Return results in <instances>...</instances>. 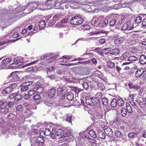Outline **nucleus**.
<instances>
[{
  "mask_svg": "<svg viewBox=\"0 0 146 146\" xmlns=\"http://www.w3.org/2000/svg\"><path fill=\"white\" fill-rule=\"evenodd\" d=\"M27 6H28L29 10L30 12L33 11L36 9L43 10H44L46 9L40 7L41 6V4L39 3L38 1L29 3L27 4Z\"/></svg>",
  "mask_w": 146,
  "mask_h": 146,
  "instance_id": "nucleus-1",
  "label": "nucleus"
},
{
  "mask_svg": "<svg viewBox=\"0 0 146 146\" xmlns=\"http://www.w3.org/2000/svg\"><path fill=\"white\" fill-rule=\"evenodd\" d=\"M79 135L81 138L80 139V141L81 142H82L81 141H82L83 139L84 140L90 143L91 144H94L96 142L95 139L89 137L85 131L80 132L79 133Z\"/></svg>",
  "mask_w": 146,
  "mask_h": 146,
  "instance_id": "nucleus-2",
  "label": "nucleus"
},
{
  "mask_svg": "<svg viewBox=\"0 0 146 146\" xmlns=\"http://www.w3.org/2000/svg\"><path fill=\"white\" fill-rule=\"evenodd\" d=\"M84 21L83 19L79 15H77L73 17L70 21L71 24L74 25H80Z\"/></svg>",
  "mask_w": 146,
  "mask_h": 146,
  "instance_id": "nucleus-3",
  "label": "nucleus"
},
{
  "mask_svg": "<svg viewBox=\"0 0 146 146\" xmlns=\"http://www.w3.org/2000/svg\"><path fill=\"white\" fill-rule=\"evenodd\" d=\"M103 19L102 16L94 17L92 19L91 23L92 25L96 27H98L101 25V22Z\"/></svg>",
  "mask_w": 146,
  "mask_h": 146,
  "instance_id": "nucleus-4",
  "label": "nucleus"
},
{
  "mask_svg": "<svg viewBox=\"0 0 146 146\" xmlns=\"http://www.w3.org/2000/svg\"><path fill=\"white\" fill-rule=\"evenodd\" d=\"M44 142V139L41 137H38L34 142H32L31 146H43Z\"/></svg>",
  "mask_w": 146,
  "mask_h": 146,
  "instance_id": "nucleus-5",
  "label": "nucleus"
},
{
  "mask_svg": "<svg viewBox=\"0 0 146 146\" xmlns=\"http://www.w3.org/2000/svg\"><path fill=\"white\" fill-rule=\"evenodd\" d=\"M17 84L15 83L11 85V86L5 88L2 92V93L4 95L9 94L16 87Z\"/></svg>",
  "mask_w": 146,
  "mask_h": 146,
  "instance_id": "nucleus-6",
  "label": "nucleus"
},
{
  "mask_svg": "<svg viewBox=\"0 0 146 146\" xmlns=\"http://www.w3.org/2000/svg\"><path fill=\"white\" fill-rule=\"evenodd\" d=\"M12 59L11 58H8L3 59L1 62L0 64V67L3 68L6 66L9 65Z\"/></svg>",
  "mask_w": 146,
  "mask_h": 146,
  "instance_id": "nucleus-7",
  "label": "nucleus"
},
{
  "mask_svg": "<svg viewBox=\"0 0 146 146\" xmlns=\"http://www.w3.org/2000/svg\"><path fill=\"white\" fill-rule=\"evenodd\" d=\"M9 78H11V82H15L18 81L19 79L18 76V73L14 72L11 73L8 77Z\"/></svg>",
  "mask_w": 146,
  "mask_h": 146,
  "instance_id": "nucleus-8",
  "label": "nucleus"
},
{
  "mask_svg": "<svg viewBox=\"0 0 146 146\" xmlns=\"http://www.w3.org/2000/svg\"><path fill=\"white\" fill-rule=\"evenodd\" d=\"M91 110H89L88 111V113L90 114L93 115L94 118L96 119H100L103 118V115L101 113L97 112L96 111H94V112H92V113H90V111Z\"/></svg>",
  "mask_w": 146,
  "mask_h": 146,
  "instance_id": "nucleus-9",
  "label": "nucleus"
},
{
  "mask_svg": "<svg viewBox=\"0 0 146 146\" xmlns=\"http://www.w3.org/2000/svg\"><path fill=\"white\" fill-rule=\"evenodd\" d=\"M123 19H121V21H118L117 19H114L111 20L110 22V26L113 27L115 24L116 25L120 26L121 24L122 23V21Z\"/></svg>",
  "mask_w": 146,
  "mask_h": 146,
  "instance_id": "nucleus-10",
  "label": "nucleus"
},
{
  "mask_svg": "<svg viewBox=\"0 0 146 146\" xmlns=\"http://www.w3.org/2000/svg\"><path fill=\"white\" fill-rule=\"evenodd\" d=\"M85 102L87 105L90 106L95 105L97 103L96 99L93 97L87 98L86 99Z\"/></svg>",
  "mask_w": 146,
  "mask_h": 146,
  "instance_id": "nucleus-11",
  "label": "nucleus"
},
{
  "mask_svg": "<svg viewBox=\"0 0 146 146\" xmlns=\"http://www.w3.org/2000/svg\"><path fill=\"white\" fill-rule=\"evenodd\" d=\"M131 26V23L130 22L125 23L123 25L122 27L121 30L123 31L132 30L133 29V27L132 26Z\"/></svg>",
  "mask_w": 146,
  "mask_h": 146,
  "instance_id": "nucleus-12",
  "label": "nucleus"
},
{
  "mask_svg": "<svg viewBox=\"0 0 146 146\" xmlns=\"http://www.w3.org/2000/svg\"><path fill=\"white\" fill-rule=\"evenodd\" d=\"M56 131L57 136H61V137L64 138L67 136V134H64V131L63 130L58 129H57Z\"/></svg>",
  "mask_w": 146,
  "mask_h": 146,
  "instance_id": "nucleus-13",
  "label": "nucleus"
},
{
  "mask_svg": "<svg viewBox=\"0 0 146 146\" xmlns=\"http://www.w3.org/2000/svg\"><path fill=\"white\" fill-rule=\"evenodd\" d=\"M126 39L125 36L121 37L120 38L116 39L114 41V44H117L123 43Z\"/></svg>",
  "mask_w": 146,
  "mask_h": 146,
  "instance_id": "nucleus-14",
  "label": "nucleus"
},
{
  "mask_svg": "<svg viewBox=\"0 0 146 146\" xmlns=\"http://www.w3.org/2000/svg\"><path fill=\"white\" fill-rule=\"evenodd\" d=\"M128 86L130 89L134 90H138L140 88L139 86L134 84L133 83H129L128 84Z\"/></svg>",
  "mask_w": 146,
  "mask_h": 146,
  "instance_id": "nucleus-15",
  "label": "nucleus"
},
{
  "mask_svg": "<svg viewBox=\"0 0 146 146\" xmlns=\"http://www.w3.org/2000/svg\"><path fill=\"white\" fill-rule=\"evenodd\" d=\"M84 79H81L79 80V82L82 84V85L84 89L87 90L89 88V84L87 82H84Z\"/></svg>",
  "mask_w": 146,
  "mask_h": 146,
  "instance_id": "nucleus-16",
  "label": "nucleus"
},
{
  "mask_svg": "<svg viewBox=\"0 0 146 146\" xmlns=\"http://www.w3.org/2000/svg\"><path fill=\"white\" fill-rule=\"evenodd\" d=\"M104 132L107 135L111 137L113 134V132L111 128L110 127H107L104 130Z\"/></svg>",
  "mask_w": 146,
  "mask_h": 146,
  "instance_id": "nucleus-17",
  "label": "nucleus"
},
{
  "mask_svg": "<svg viewBox=\"0 0 146 146\" xmlns=\"http://www.w3.org/2000/svg\"><path fill=\"white\" fill-rule=\"evenodd\" d=\"M143 72L144 71L142 68L138 69L135 72V76L137 78L139 77Z\"/></svg>",
  "mask_w": 146,
  "mask_h": 146,
  "instance_id": "nucleus-18",
  "label": "nucleus"
},
{
  "mask_svg": "<svg viewBox=\"0 0 146 146\" xmlns=\"http://www.w3.org/2000/svg\"><path fill=\"white\" fill-rule=\"evenodd\" d=\"M139 61L140 63L142 64H144L146 63V56L144 55L141 56Z\"/></svg>",
  "mask_w": 146,
  "mask_h": 146,
  "instance_id": "nucleus-19",
  "label": "nucleus"
},
{
  "mask_svg": "<svg viewBox=\"0 0 146 146\" xmlns=\"http://www.w3.org/2000/svg\"><path fill=\"white\" fill-rule=\"evenodd\" d=\"M72 57L71 56L69 55H65L62 56V60L61 61L62 62H67L69 61V60Z\"/></svg>",
  "mask_w": 146,
  "mask_h": 146,
  "instance_id": "nucleus-20",
  "label": "nucleus"
},
{
  "mask_svg": "<svg viewBox=\"0 0 146 146\" xmlns=\"http://www.w3.org/2000/svg\"><path fill=\"white\" fill-rule=\"evenodd\" d=\"M98 135L99 137L101 139H104L105 138L104 132L102 130H99L98 131Z\"/></svg>",
  "mask_w": 146,
  "mask_h": 146,
  "instance_id": "nucleus-21",
  "label": "nucleus"
},
{
  "mask_svg": "<svg viewBox=\"0 0 146 146\" xmlns=\"http://www.w3.org/2000/svg\"><path fill=\"white\" fill-rule=\"evenodd\" d=\"M51 137L53 139H54L56 138L57 136L56 134V130L55 129H53L51 132Z\"/></svg>",
  "mask_w": 146,
  "mask_h": 146,
  "instance_id": "nucleus-22",
  "label": "nucleus"
},
{
  "mask_svg": "<svg viewBox=\"0 0 146 146\" xmlns=\"http://www.w3.org/2000/svg\"><path fill=\"white\" fill-rule=\"evenodd\" d=\"M117 102V104L119 106H123L125 104V102L121 98H118Z\"/></svg>",
  "mask_w": 146,
  "mask_h": 146,
  "instance_id": "nucleus-23",
  "label": "nucleus"
},
{
  "mask_svg": "<svg viewBox=\"0 0 146 146\" xmlns=\"http://www.w3.org/2000/svg\"><path fill=\"white\" fill-rule=\"evenodd\" d=\"M108 24V19L107 17H106L104 19L103 22L101 23V26H102L103 27H105L107 26Z\"/></svg>",
  "mask_w": 146,
  "mask_h": 146,
  "instance_id": "nucleus-24",
  "label": "nucleus"
},
{
  "mask_svg": "<svg viewBox=\"0 0 146 146\" xmlns=\"http://www.w3.org/2000/svg\"><path fill=\"white\" fill-rule=\"evenodd\" d=\"M131 3V1H129L128 3L124 2V3H121L119 4L120 8L121 7H128L129 5Z\"/></svg>",
  "mask_w": 146,
  "mask_h": 146,
  "instance_id": "nucleus-25",
  "label": "nucleus"
},
{
  "mask_svg": "<svg viewBox=\"0 0 146 146\" xmlns=\"http://www.w3.org/2000/svg\"><path fill=\"white\" fill-rule=\"evenodd\" d=\"M21 62H14L11 64L9 66L11 68H14L20 65Z\"/></svg>",
  "mask_w": 146,
  "mask_h": 146,
  "instance_id": "nucleus-26",
  "label": "nucleus"
},
{
  "mask_svg": "<svg viewBox=\"0 0 146 146\" xmlns=\"http://www.w3.org/2000/svg\"><path fill=\"white\" fill-rule=\"evenodd\" d=\"M55 90L54 89H50L48 92V95L50 96V97H53L55 94Z\"/></svg>",
  "mask_w": 146,
  "mask_h": 146,
  "instance_id": "nucleus-27",
  "label": "nucleus"
},
{
  "mask_svg": "<svg viewBox=\"0 0 146 146\" xmlns=\"http://www.w3.org/2000/svg\"><path fill=\"white\" fill-rule=\"evenodd\" d=\"M45 25L46 24L44 21L41 20L40 21L39 26L40 29H44Z\"/></svg>",
  "mask_w": 146,
  "mask_h": 146,
  "instance_id": "nucleus-28",
  "label": "nucleus"
},
{
  "mask_svg": "<svg viewBox=\"0 0 146 146\" xmlns=\"http://www.w3.org/2000/svg\"><path fill=\"white\" fill-rule=\"evenodd\" d=\"M25 84H22L21 85V91L25 92L28 90L29 88L25 85Z\"/></svg>",
  "mask_w": 146,
  "mask_h": 146,
  "instance_id": "nucleus-29",
  "label": "nucleus"
},
{
  "mask_svg": "<svg viewBox=\"0 0 146 146\" xmlns=\"http://www.w3.org/2000/svg\"><path fill=\"white\" fill-rule=\"evenodd\" d=\"M89 134L93 138H96L97 136V135L95 131L94 130H90L89 132Z\"/></svg>",
  "mask_w": 146,
  "mask_h": 146,
  "instance_id": "nucleus-30",
  "label": "nucleus"
},
{
  "mask_svg": "<svg viewBox=\"0 0 146 146\" xmlns=\"http://www.w3.org/2000/svg\"><path fill=\"white\" fill-rule=\"evenodd\" d=\"M54 0H46L44 2V5L46 6H52V4H53V2L54 1Z\"/></svg>",
  "mask_w": 146,
  "mask_h": 146,
  "instance_id": "nucleus-31",
  "label": "nucleus"
},
{
  "mask_svg": "<svg viewBox=\"0 0 146 146\" xmlns=\"http://www.w3.org/2000/svg\"><path fill=\"white\" fill-rule=\"evenodd\" d=\"M121 115L123 117L126 116L127 114V111L126 109L124 108H122L121 110Z\"/></svg>",
  "mask_w": 146,
  "mask_h": 146,
  "instance_id": "nucleus-32",
  "label": "nucleus"
},
{
  "mask_svg": "<svg viewBox=\"0 0 146 146\" xmlns=\"http://www.w3.org/2000/svg\"><path fill=\"white\" fill-rule=\"evenodd\" d=\"M107 67L110 69L114 68L115 67V64L112 62H108L107 65Z\"/></svg>",
  "mask_w": 146,
  "mask_h": 146,
  "instance_id": "nucleus-33",
  "label": "nucleus"
},
{
  "mask_svg": "<svg viewBox=\"0 0 146 146\" xmlns=\"http://www.w3.org/2000/svg\"><path fill=\"white\" fill-rule=\"evenodd\" d=\"M138 59V58L134 56H131L129 57L127 59L128 61H136Z\"/></svg>",
  "mask_w": 146,
  "mask_h": 146,
  "instance_id": "nucleus-34",
  "label": "nucleus"
},
{
  "mask_svg": "<svg viewBox=\"0 0 146 146\" xmlns=\"http://www.w3.org/2000/svg\"><path fill=\"white\" fill-rule=\"evenodd\" d=\"M117 100L115 99H113L111 102V105L112 107H115L117 104Z\"/></svg>",
  "mask_w": 146,
  "mask_h": 146,
  "instance_id": "nucleus-35",
  "label": "nucleus"
},
{
  "mask_svg": "<svg viewBox=\"0 0 146 146\" xmlns=\"http://www.w3.org/2000/svg\"><path fill=\"white\" fill-rule=\"evenodd\" d=\"M126 107L128 112L129 113H131L132 111V108L128 103L126 104Z\"/></svg>",
  "mask_w": 146,
  "mask_h": 146,
  "instance_id": "nucleus-36",
  "label": "nucleus"
},
{
  "mask_svg": "<svg viewBox=\"0 0 146 146\" xmlns=\"http://www.w3.org/2000/svg\"><path fill=\"white\" fill-rule=\"evenodd\" d=\"M102 94L101 92H98L95 95V98H96V100H99L101 99L102 98Z\"/></svg>",
  "mask_w": 146,
  "mask_h": 146,
  "instance_id": "nucleus-37",
  "label": "nucleus"
},
{
  "mask_svg": "<svg viewBox=\"0 0 146 146\" xmlns=\"http://www.w3.org/2000/svg\"><path fill=\"white\" fill-rule=\"evenodd\" d=\"M15 94H16L15 95V100L17 101L21 100L22 98V96L17 93H15Z\"/></svg>",
  "mask_w": 146,
  "mask_h": 146,
  "instance_id": "nucleus-38",
  "label": "nucleus"
},
{
  "mask_svg": "<svg viewBox=\"0 0 146 146\" xmlns=\"http://www.w3.org/2000/svg\"><path fill=\"white\" fill-rule=\"evenodd\" d=\"M80 27L82 29L85 30H88L90 28V26L87 25H82Z\"/></svg>",
  "mask_w": 146,
  "mask_h": 146,
  "instance_id": "nucleus-39",
  "label": "nucleus"
},
{
  "mask_svg": "<svg viewBox=\"0 0 146 146\" xmlns=\"http://www.w3.org/2000/svg\"><path fill=\"white\" fill-rule=\"evenodd\" d=\"M66 98L68 100L71 101L74 98V94L71 93H69L66 95Z\"/></svg>",
  "mask_w": 146,
  "mask_h": 146,
  "instance_id": "nucleus-40",
  "label": "nucleus"
},
{
  "mask_svg": "<svg viewBox=\"0 0 146 146\" xmlns=\"http://www.w3.org/2000/svg\"><path fill=\"white\" fill-rule=\"evenodd\" d=\"M119 53V51L118 48H116L114 49L111 52L112 54L116 55L118 54Z\"/></svg>",
  "mask_w": 146,
  "mask_h": 146,
  "instance_id": "nucleus-41",
  "label": "nucleus"
},
{
  "mask_svg": "<svg viewBox=\"0 0 146 146\" xmlns=\"http://www.w3.org/2000/svg\"><path fill=\"white\" fill-rule=\"evenodd\" d=\"M102 104L104 106H107L108 104V100L106 98H103L102 100Z\"/></svg>",
  "mask_w": 146,
  "mask_h": 146,
  "instance_id": "nucleus-42",
  "label": "nucleus"
},
{
  "mask_svg": "<svg viewBox=\"0 0 146 146\" xmlns=\"http://www.w3.org/2000/svg\"><path fill=\"white\" fill-rule=\"evenodd\" d=\"M8 104L7 102H3L0 105V108L4 109L6 107Z\"/></svg>",
  "mask_w": 146,
  "mask_h": 146,
  "instance_id": "nucleus-43",
  "label": "nucleus"
},
{
  "mask_svg": "<svg viewBox=\"0 0 146 146\" xmlns=\"http://www.w3.org/2000/svg\"><path fill=\"white\" fill-rule=\"evenodd\" d=\"M94 7L93 6H90L88 5H86V7L87 9V11L88 12H91L93 10L92 9L94 8Z\"/></svg>",
  "mask_w": 146,
  "mask_h": 146,
  "instance_id": "nucleus-44",
  "label": "nucleus"
},
{
  "mask_svg": "<svg viewBox=\"0 0 146 146\" xmlns=\"http://www.w3.org/2000/svg\"><path fill=\"white\" fill-rule=\"evenodd\" d=\"M141 21L142 19L141 17L138 16L136 18L135 20V23L136 24H139L141 22Z\"/></svg>",
  "mask_w": 146,
  "mask_h": 146,
  "instance_id": "nucleus-45",
  "label": "nucleus"
},
{
  "mask_svg": "<svg viewBox=\"0 0 146 146\" xmlns=\"http://www.w3.org/2000/svg\"><path fill=\"white\" fill-rule=\"evenodd\" d=\"M60 15L56 14L53 17V19L56 21V20H59L60 19Z\"/></svg>",
  "mask_w": 146,
  "mask_h": 146,
  "instance_id": "nucleus-46",
  "label": "nucleus"
},
{
  "mask_svg": "<svg viewBox=\"0 0 146 146\" xmlns=\"http://www.w3.org/2000/svg\"><path fill=\"white\" fill-rule=\"evenodd\" d=\"M72 115H68L66 117V121L68 122L69 123H71L72 121Z\"/></svg>",
  "mask_w": 146,
  "mask_h": 146,
  "instance_id": "nucleus-47",
  "label": "nucleus"
},
{
  "mask_svg": "<svg viewBox=\"0 0 146 146\" xmlns=\"http://www.w3.org/2000/svg\"><path fill=\"white\" fill-rule=\"evenodd\" d=\"M51 131L48 128L46 129L44 131V133L46 135H51Z\"/></svg>",
  "mask_w": 146,
  "mask_h": 146,
  "instance_id": "nucleus-48",
  "label": "nucleus"
},
{
  "mask_svg": "<svg viewBox=\"0 0 146 146\" xmlns=\"http://www.w3.org/2000/svg\"><path fill=\"white\" fill-rule=\"evenodd\" d=\"M40 96L39 94H36L33 97V100H37L40 99Z\"/></svg>",
  "mask_w": 146,
  "mask_h": 146,
  "instance_id": "nucleus-49",
  "label": "nucleus"
},
{
  "mask_svg": "<svg viewBox=\"0 0 146 146\" xmlns=\"http://www.w3.org/2000/svg\"><path fill=\"white\" fill-rule=\"evenodd\" d=\"M115 135L118 137H120L122 135V133L120 131H116L115 133Z\"/></svg>",
  "mask_w": 146,
  "mask_h": 146,
  "instance_id": "nucleus-50",
  "label": "nucleus"
},
{
  "mask_svg": "<svg viewBox=\"0 0 146 146\" xmlns=\"http://www.w3.org/2000/svg\"><path fill=\"white\" fill-rule=\"evenodd\" d=\"M128 135L130 138H132L136 135V134L133 132L130 133H128Z\"/></svg>",
  "mask_w": 146,
  "mask_h": 146,
  "instance_id": "nucleus-51",
  "label": "nucleus"
},
{
  "mask_svg": "<svg viewBox=\"0 0 146 146\" xmlns=\"http://www.w3.org/2000/svg\"><path fill=\"white\" fill-rule=\"evenodd\" d=\"M73 90L76 93H78L81 91L80 89L76 87H73Z\"/></svg>",
  "mask_w": 146,
  "mask_h": 146,
  "instance_id": "nucleus-52",
  "label": "nucleus"
},
{
  "mask_svg": "<svg viewBox=\"0 0 146 146\" xmlns=\"http://www.w3.org/2000/svg\"><path fill=\"white\" fill-rule=\"evenodd\" d=\"M119 8H120V7L119 6V4L114 5L111 8V9H118Z\"/></svg>",
  "mask_w": 146,
  "mask_h": 146,
  "instance_id": "nucleus-53",
  "label": "nucleus"
},
{
  "mask_svg": "<svg viewBox=\"0 0 146 146\" xmlns=\"http://www.w3.org/2000/svg\"><path fill=\"white\" fill-rule=\"evenodd\" d=\"M57 91L58 94H61L63 92L64 90L62 88L59 87L57 88Z\"/></svg>",
  "mask_w": 146,
  "mask_h": 146,
  "instance_id": "nucleus-54",
  "label": "nucleus"
},
{
  "mask_svg": "<svg viewBox=\"0 0 146 146\" xmlns=\"http://www.w3.org/2000/svg\"><path fill=\"white\" fill-rule=\"evenodd\" d=\"M110 9H111V8H110V7L106 6L102 8L101 9L104 12H107Z\"/></svg>",
  "mask_w": 146,
  "mask_h": 146,
  "instance_id": "nucleus-55",
  "label": "nucleus"
},
{
  "mask_svg": "<svg viewBox=\"0 0 146 146\" xmlns=\"http://www.w3.org/2000/svg\"><path fill=\"white\" fill-rule=\"evenodd\" d=\"M99 2V3L100 4H102L103 5H106L108 3L107 1L106 0H103L100 1V0L98 1Z\"/></svg>",
  "mask_w": 146,
  "mask_h": 146,
  "instance_id": "nucleus-56",
  "label": "nucleus"
},
{
  "mask_svg": "<svg viewBox=\"0 0 146 146\" xmlns=\"http://www.w3.org/2000/svg\"><path fill=\"white\" fill-rule=\"evenodd\" d=\"M35 91L33 89L29 91L28 92V94L29 96H32L35 94Z\"/></svg>",
  "mask_w": 146,
  "mask_h": 146,
  "instance_id": "nucleus-57",
  "label": "nucleus"
},
{
  "mask_svg": "<svg viewBox=\"0 0 146 146\" xmlns=\"http://www.w3.org/2000/svg\"><path fill=\"white\" fill-rule=\"evenodd\" d=\"M44 102L46 105L48 106H50L52 105V103L49 102V101L47 100H45Z\"/></svg>",
  "mask_w": 146,
  "mask_h": 146,
  "instance_id": "nucleus-58",
  "label": "nucleus"
},
{
  "mask_svg": "<svg viewBox=\"0 0 146 146\" xmlns=\"http://www.w3.org/2000/svg\"><path fill=\"white\" fill-rule=\"evenodd\" d=\"M128 99L130 101H133L134 99L133 95L129 94V96Z\"/></svg>",
  "mask_w": 146,
  "mask_h": 146,
  "instance_id": "nucleus-59",
  "label": "nucleus"
},
{
  "mask_svg": "<svg viewBox=\"0 0 146 146\" xmlns=\"http://www.w3.org/2000/svg\"><path fill=\"white\" fill-rule=\"evenodd\" d=\"M26 115H27V117H29L31 115V111L29 110H27L25 111Z\"/></svg>",
  "mask_w": 146,
  "mask_h": 146,
  "instance_id": "nucleus-60",
  "label": "nucleus"
},
{
  "mask_svg": "<svg viewBox=\"0 0 146 146\" xmlns=\"http://www.w3.org/2000/svg\"><path fill=\"white\" fill-rule=\"evenodd\" d=\"M48 78L51 80H53L55 78V76L54 75H48L47 76Z\"/></svg>",
  "mask_w": 146,
  "mask_h": 146,
  "instance_id": "nucleus-61",
  "label": "nucleus"
},
{
  "mask_svg": "<svg viewBox=\"0 0 146 146\" xmlns=\"http://www.w3.org/2000/svg\"><path fill=\"white\" fill-rule=\"evenodd\" d=\"M15 117V115L12 113H10L9 114L7 118L9 119H13Z\"/></svg>",
  "mask_w": 146,
  "mask_h": 146,
  "instance_id": "nucleus-62",
  "label": "nucleus"
},
{
  "mask_svg": "<svg viewBox=\"0 0 146 146\" xmlns=\"http://www.w3.org/2000/svg\"><path fill=\"white\" fill-rule=\"evenodd\" d=\"M105 53L106 54L108 53L111 51V49L110 48H104L103 49Z\"/></svg>",
  "mask_w": 146,
  "mask_h": 146,
  "instance_id": "nucleus-63",
  "label": "nucleus"
},
{
  "mask_svg": "<svg viewBox=\"0 0 146 146\" xmlns=\"http://www.w3.org/2000/svg\"><path fill=\"white\" fill-rule=\"evenodd\" d=\"M136 35H137V34L135 33H130L128 35V36H131L132 37L134 38H135V36H136Z\"/></svg>",
  "mask_w": 146,
  "mask_h": 146,
  "instance_id": "nucleus-64",
  "label": "nucleus"
}]
</instances>
